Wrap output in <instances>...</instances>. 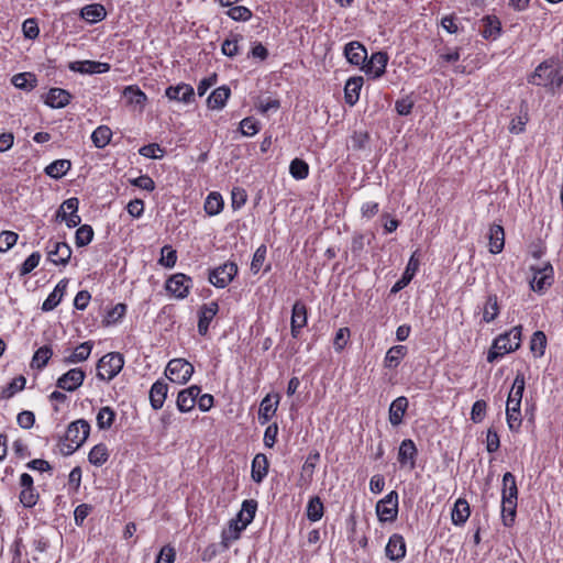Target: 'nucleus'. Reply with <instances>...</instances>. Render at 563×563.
Returning a JSON list of instances; mask_svg holds the SVG:
<instances>
[{"instance_id":"ea45409f","label":"nucleus","mask_w":563,"mask_h":563,"mask_svg":"<svg viewBox=\"0 0 563 563\" xmlns=\"http://www.w3.org/2000/svg\"><path fill=\"white\" fill-rule=\"evenodd\" d=\"M108 459L109 451L104 443L95 445L88 454L89 463L95 466H102L108 461Z\"/></svg>"},{"instance_id":"bb28decb","label":"nucleus","mask_w":563,"mask_h":563,"mask_svg":"<svg viewBox=\"0 0 563 563\" xmlns=\"http://www.w3.org/2000/svg\"><path fill=\"white\" fill-rule=\"evenodd\" d=\"M230 95L231 90L228 86L218 87L211 92V95L207 99L208 108L212 110L222 109L225 106Z\"/></svg>"},{"instance_id":"393cba45","label":"nucleus","mask_w":563,"mask_h":563,"mask_svg":"<svg viewBox=\"0 0 563 563\" xmlns=\"http://www.w3.org/2000/svg\"><path fill=\"white\" fill-rule=\"evenodd\" d=\"M168 393V385L163 380L155 382L150 390V402L153 409L158 410L163 407Z\"/></svg>"},{"instance_id":"8fccbe9b","label":"nucleus","mask_w":563,"mask_h":563,"mask_svg":"<svg viewBox=\"0 0 563 563\" xmlns=\"http://www.w3.org/2000/svg\"><path fill=\"white\" fill-rule=\"evenodd\" d=\"M547 347V336L542 331H536L532 334L531 341H530V350L531 352L540 357L544 354Z\"/></svg>"},{"instance_id":"c9c22d12","label":"nucleus","mask_w":563,"mask_h":563,"mask_svg":"<svg viewBox=\"0 0 563 563\" xmlns=\"http://www.w3.org/2000/svg\"><path fill=\"white\" fill-rule=\"evenodd\" d=\"M529 121L528 104L522 101L520 104V113L514 118L509 124V132L512 134H520L525 131V126Z\"/></svg>"},{"instance_id":"dca6fc26","label":"nucleus","mask_w":563,"mask_h":563,"mask_svg":"<svg viewBox=\"0 0 563 563\" xmlns=\"http://www.w3.org/2000/svg\"><path fill=\"white\" fill-rule=\"evenodd\" d=\"M219 311V305L216 301L205 303L199 309L198 332L206 335L209 330L210 322Z\"/></svg>"},{"instance_id":"4468645a","label":"nucleus","mask_w":563,"mask_h":563,"mask_svg":"<svg viewBox=\"0 0 563 563\" xmlns=\"http://www.w3.org/2000/svg\"><path fill=\"white\" fill-rule=\"evenodd\" d=\"M344 56L354 66L364 67L367 60V51L358 41H352L344 46Z\"/></svg>"},{"instance_id":"20e7f679","label":"nucleus","mask_w":563,"mask_h":563,"mask_svg":"<svg viewBox=\"0 0 563 563\" xmlns=\"http://www.w3.org/2000/svg\"><path fill=\"white\" fill-rule=\"evenodd\" d=\"M124 358L118 352L108 353L102 356L97 364V377L110 382L123 368Z\"/></svg>"},{"instance_id":"338daca9","label":"nucleus","mask_w":563,"mask_h":563,"mask_svg":"<svg viewBox=\"0 0 563 563\" xmlns=\"http://www.w3.org/2000/svg\"><path fill=\"white\" fill-rule=\"evenodd\" d=\"M41 260L38 252H33L21 265L20 275L24 276L30 274L35 267H37Z\"/></svg>"},{"instance_id":"69168bd1","label":"nucleus","mask_w":563,"mask_h":563,"mask_svg":"<svg viewBox=\"0 0 563 563\" xmlns=\"http://www.w3.org/2000/svg\"><path fill=\"white\" fill-rule=\"evenodd\" d=\"M19 235L12 231H2L0 233V252H7L18 241Z\"/></svg>"},{"instance_id":"c85d7f7f","label":"nucleus","mask_w":563,"mask_h":563,"mask_svg":"<svg viewBox=\"0 0 563 563\" xmlns=\"http://www.w3.org/2000/svg\"><path fill=\"white\" fill-rule=\"evenodd\" d=\"M244 529L238 519L230 520L228 528L221 533V544L223 548L228 549L233 541L238 540Z\"/></svg>"},{"instance_id":"e2e57ef3","label":"nucleus","mask_w":563,"mask_h":563,"mask_svg":"<svg viewBox=\"0 0 563 563\" xmlns=\"http://www.w3.org/2000/svg\"><path fill=\"white\" fill-rule=\"evenodd\" d=\"M38 499V494L35 492V488H22L20 493V501L26 508H31L36 505Z\"/></svg>"},{"instance_id":"f03ea898","label":"nucleus","mask_w":563,"mask_h":563,"mask_svg":"<svg viewBox=\"0 0 563 563\" xmlns=\"http://www.w3.org/2000/svg\"><path fill=\"white\" fill-rule=\"evenodd\" d=\"M521 343V327H514L509 332L498 335L487 354L489 363L495 362L506 353H510L519 349Z\"/></svg>"},{"instance_id":"052dcab7","label":"nucleus","mask_w":563,"mask_h":563,"mask_svg":"<svg viewBox=\"0 0 563 563\" xmlns=\"http://www.w3.org/2000/svg\"><path fill=\"white\" fill-rule=\"evenodd\" d=\"M487 404L485 400L479 399L476 400L473 404L472 410H471V420L474 423H479L484 420L486 415Z\"/></svg>"},{"instance_id":"6e6552de","label":"nucleus","mask_w":563,"mask_h":563,"mask_svg":"<svg viewBox=\"0 0 563 563\" xmlns=\"http://www.w3.org/2000/svg\"><path fill=\"white\" fill-rule=\"evenodd\" d=\"M47 260L55 265H67L71 257V247L66 242L49 240L46 246Z\"/></svg>"},{"instance_id":"f704fd0d","label":"nucleus","mask_w":563,"mask_h":563,"mask_svg":"<svg viewBox=\"0 0 563 563\" xmlns=\"http://www.w3.org/2000/svg\"><path fill=\"white\" fill-rule=\"evenodd\" d=\"M406 354H407L406 346H404V345L391 346L387 351L385 360H384L385 367L396 368L400 364L401 360L405 357Z\"/></svg>"},{"instance_id":"423d86ee","label":"nucleus","mask_w":563,"mask_h":563,"mask_svg":"<svg viewBox=\"0 0 563 563\" xmlns=\"http://www.w3.org/2000/svg\"><path fill=\"white\" fill-rule=\"evenodd\" d=\"M194 374V366L184 358L170 360L166 366L167 377L175 383L185 384Z\"/></svg>"},{"instance_id":"c756f323","label":"nucleus","mask_w":563,"mask_h":563,"mask_svg":"<svg viewBox=\"0 0 563 563\" xmlns=\"http://www.w3.org/2000/svg\"><path fill=\"white\" fill-rule=\"evenodd\" d=\"M505 245L504 228L498 224H493L489 229V251L493 254H498L503 251Z\"/></svg>"},{"instance_id":"7c9ffc66","label":"nucleus","mask_w":563,"mask_h":563,"mask_svg":"<svg viewBox=\"0 0 563 563\" xmlns=\"http://www.w3.org/2000/svg\"><path fill=\"white\" fill-rule=\"evenodd\" d=\"M471 514L470 505L464 498H459L452 509V522L456 526L465 523Z\"/></svg>"},{"instance_id":"9b49d317","label":"nucleus","mask_w":563,"mask_h":563,"mask_svg":"<svg viewBox=\"0 0 563 563\" xmlns=\"http://www.w3.org/2000/svg\"><path fill=\"white\" fill-rule=\"evenodd\" d=\"M191 278L185 274L178 273L173 275L166 282V289L179 299H184L189 294L191 287Z\"/></svg>"},{"instance_id":"b1692460","label":"nucleus","mask_w":563,"mask_h":563,"mask_svg":"<svg viewBox=\"0 0 563 563\" xmlns=\"http://www.w3.org/2000/svg\"><path fill=\"white\" fill-rule=\"evenodd\" d=\"M67 285L68 279L64 278L55 286L54 290L48 295L42 305L43 311H52L59 305L63 296L65 295Z\"/></svg>"},{"instance_id":"39448f33","label":"nucleus","mask_w":563,"mask_h":563,"mask_svg":"<svg viewBox=\"0 0 563 563\" xmlns=\"http://www.w3.org/2000/svg\"><path fill=\"white\" fill-rule=\"evenodd\" d=\"M559 69L554 68L553 62L544 60L537 66L534 71L528 77V82L536 86L548 87L555 82Z\"/></svg>"},{"instance_id":"680f3d73","label":"nucleus","mask_w":563,"mask_h":563,"mask_svg":"<svg viewBox=\"0 0 563 563\" xmlns=\"http://www.w3.org/2000/svg\"><path fill=\"white\" fill-rule=\"evenodd\" d=\"M228 15L234 21H249L252 18V11L244 5L232 7Z\"/></svg>"},{"instance_id":"412c9836","label":"nucleus","mask_w":563,"mask_h":563,"mask_svg":"<svg viewBox=\"0 0 563 563\" xmlns=\"http://www.w3.org/2000/svg\"><path fill=\"white\" fill-rule=\"evenodd\" d=\"M363 84L364 80L361 76H355L347 79L344 87V99L347 104L354 106L358 101Z\"/></svg>"},{"instance_id":"ddd939ff","label":"nucleus","mask_w":563,"mask_h":563,"mask_svg":"<svg viewBox=\"0 0 563 563\" xmlns=\"http://www.w3.org/2000/svg\"><path fill=\"white\" fill-rule=\"evenodd\" d=\"M532 269L534 271L530 283L532 290L542 292L553 284V268L549 263L541 268L532 267Z\"/></svg>"},{"instance_id":"2eb2a0df","label":"nucleus","mask_w":563,"mask_h":563,"mask_svg":"<svg viewBox=\"0 0 563 563\" xmlns=\"http://www.w3.org/2000/svg\"><path fill=\"white\" fill-rule=\"evenodd\" d=\"M307 324V307L301 301H296L291 310L290 331L292 338L297 339L300 330Z\"/></svg>"},{"instance_id":"f257e3e1","label":"nucleus","mask_w":563,"mask_h":563,"mask_svg":"<svg viewBox=\"0 0 563 563\" xmlns=\"http://www.w3.org/2000/svg\"><path fill=\"white\" fill-rule=\"evenodd\" d=\"M518 504V487L512 473L506 472L503 476L501 489V519L506 527L515 522Z\"/></svg>"},{"instance_id":"a19ab883","label":"nucleus","mask_w":563,"mask_h":563,"mask_svg":"<svg viewBox=\"0 0 563 563\" xmlns=\"http://www.w3.org/2000/svg\"><path fill=\"white\" fill-rule=\"evenodd\" d=\"M115 411L109 407L104 406L100 408L97 413V426L100 430H108L112 427L115 420Z\"/></svg>"},{"instance_id":"0e129e2a","label":"nucleus","mask_w":563,"mask_h":563,"mask_svg":"<svg viewBox=\"0 0 563 563\" xmlns=\"http://www.w3.org/2000/svg\"><path fill=\"white\" fill-rule=\"evenodd\" d=\"M240 130L243 135L252 136L260 130L258 122L252 117L245 118L240 123Z\"/></svg>"},{"instance_id":"6e6d98bb","label":"nucleus","mask_w":563,"mask_h":563,"mask_svg":"<svg viewBox=\"0 0 563 563\" xmlns=\"http://www.w3.org/2000/svg\"><path fill=\"white\" fill-rule=\"evenodd\" d=\"M25 383H26V379L22 375L13 378L9 383V385L5 388H3V390L1 391V398H3V399L11 398L16 391H20L24 388Z\"/></svg>"},{"instance_id":"f8f14e48","label":"nucleus","mask_w":563,"mask_h":563,"mask_svg":"<svg viewBox=\"0 0 563 563\" xmlns=\"http://www.w3.org/2000/svg\"><path fill=\"white\" fill-rule=\"evenodd\" d=\"M388 54L386 52L373 53L368 60H366L363 70L367 75H373V78L382 77L386 71L388 63Z\"/></svg>"},{"instance_id":"37998d69","label":"nucleus","mask_w":563,"mask_h":563,"mask_svg":"<svg viewBox=\"0 0 563 563\" xmlns=\"http://www.w3.org/2000/svg\"><path fill=\"white\" fill-rule=\"evenodd\" d=\"M11 82L14 87L23 90H31L36 86V78L31 73H21L12 77Z\"/></svg>"},{"instance_id":"09e8293b","label":"nucleus","mask_w":563,"mask_h":563,"mask_svg":"<svg viewBox=\"0 0 563 563\" xmlns=\"http://www.w3.org/2000/svg\"><path fill=\"white\" fill-rule=\"evenodd\" d=\"M320 459L319 452L310 453L306 460V462L302 465V473H301V479L305 481V483H310L312 478V474L316 468V464Z\"/></svg>"},{"instance_id":"72a5a7b5","label":"nucleus","mask_w":563,"mask_h":563,"mask_svg":"<svg viewBox=\"0 0 563 563\" xmlns=\"http://www.w3.org/2000/svg\"><path fill=\"white\" fill-rule=\"evenodd\" d=\"M92 350V343L90 341H86L80 343L74 352L64 358L65 364H76L86 361Z\"/></svg>"},{"instance_id":"f3484780","label":"nucleus","mask_w":563,"mask_h":563,"mask_svg":"<svg viewBox=\"0 0 563 563\" xmlns=\"http://www.w3.org/2000/svg\"><path fill=\"white\" fill-rule=\"evenodd\" d=\"M165 96L169 100L190 103L194 100V88L188 84H179L177 86H169L165 90Z\"/></svg>"},{"instance_id":"1a4fd4ad","label":"nucleus","mask_w":563,"mask_h":563,"mask_svg":"<svg viewBox=\"0 0 563 563\" xmlns=\"http://www.w3.org/2000/svg\"><path fill=\"white\" fill-rule=\"evenodd\" d=\"M376 514L380 521H394L398 514V494L393 490L376 505Z\"/></svg>"},{"instance_id":"7ed1b4c3","label":"nucleus","mask_w":563,"mask_h":563,"mask_svg":"<svg viewBox=\"0 0 563 563\" xmlns=\"http://www.w3.org/2000/svg\"><path fill=\"white\" fill-rule=\"evenodd\" d=\"M90 433V424L85 419H78L69 423L66 433L63 454L70 455L78 450L88 439Z\"/></svg>"},{"instance_id":"13d9d810","label":"nucleus","mask_w":563,"mask_h":563,"mask_svg":"<svg viewBox=\"0 0 563 563\" xmlns=\"http://www.w3.org/2000/svg\"><path fill=\"white\" fill-rule=\"evenodd\" d=\"M500 32V22L497 19L486 18L482 34L485 38L496 37Z\"/></svg>"},{"instance_id":"a878e982","label":"nucleus","mask_w":563,"mask_h":563,"mask_svg":"<svg viewBox=\"0 0 563 563\" xmlns=\"http://www.w3.org/2000/svg\"><path fill=\"white\" fill-rule=\"evenodd\" d=\"M70 93L62 88H52L45 98V103L55 109L66 107L70 101Z\"/></svg>"},{"instance_id":"49530a36","label":"nucleus","mask_w":563,"mask_h":563,"mask_svg":"<svg viewBox=\"0 0 563 563\" xmlns=\"http://www.w3.org/2000/svg\"><path fill=\"white\" fill-rule=\"evenodd\" d=\"M323 516V504L318 496L310 498L307 505V518L310 521H318Z\"/></svg>"},{"instance_id":"cd10ccee","label":"nucleus","mask_w":563,"mask_h":563,"mask_svg":"<svg viewBox=\"0 0 563 563\" xmlns=\"http://www.w3.org/2000/svg\"><path fill=\"white\" fill-rule=\"evenodd\" d=\"M408 408V399L405 396L396 398L389 407V421L393 426L402 422L404 415Z\"/></svg>"},{"instance_id":"774afa93","label":"nucleus","mask_w":563,"mask_h":563,"mask_svg":"<svg viewBox=\"0 0 563 563\" xmlns=\"http://www.w3.org/2000/svg\"><path fill=\"white\" fill-rule=\"evenodd\" d=\"M22 31L26 38L34 40L38 36L40 29L35 19H26L22 24Z\"/></svg>"},{"instance_id":"79ce46f5","label":"nucleus","mask_w":563,"mask_h":563,"mask_svg":"<svg viewBox=\"0 0 563 563\" xmlns=\"http://www.w3.org/2000/svg\"><path fill=\"white\" fill-rule=\"evenodd\" d=\"M112 132L107 125L98 126L91 134L92 143L98 148H103L110 143Z\"/></svg>"},{"instance_id":"3c124183","label":"nucleus","mask_w":563,"mask_h":563,"mask_svg":"<svg viewBox=\"0 0 563 563\" xmlns=\"http://www.w3.org/2000/svg\"><path fill=\"white\" fill-rule=\"evenodd\" d=\"M526 380L525 375L520 372L517 373L512 387L509 391L507 400H522L523 391H525Z\"/></svg>"},{"instance_id":"5701e85b","label":"nucleus","mask_w":563,"mask_h":563,"mask_svg":"<svg viewBox=\"0 0 563 563\" xmlns=\"http://www.w3.org/2000/svg\"><path fill=\"white\" fill-rule=\"evenodd\" d=\"M274 398L275 400H273L271 395H266L261 401L258 409V419L262 424L267 423L277 410L279 396L275 395Z\"/></svg>"},{"instance_id":"4c0bfd02","label":"nucleus","mask_w":563,"mask_h":563,"mask_svg":"<svg viewBox=\"0 0 563 563\" xmlns=\"http://www.w3.org/2000/svg\"><path fill=\"white\" fill-rule=\"evenodd\" d=\"M419 266V261L415 258V254L410 257L405 273L400 280H398L391 288V292H397L405 287L413 277Z\"/></svg>"},{"instance_id":"603ef678","label":"nucleus","mask_w":563,"mask_h":563,"mask_svg":"<svg viewBox=\"0 0 563 563\" xmlns=\"http://www.w3.org/2000/svg\"><path fill=\"white\" fill-rule=\"evenodd\" d=\"M499 313L498 300L496 295H490L487 298L484 307L483 319L485 322H492Z\"/></svg>"},{"instance_id":"a211bd4d","label":"nucleus","mask_w":563,"mask_h":563,"mask_svg":"<svg viewBox=\"0 0 563 563\" xmlns=\"http://www.w3.org/2000/svg\"><path fill=\"white\" fill-rule=\"evenodd\" d=\"M69 69L80 74H101L110 70L108 63L95 60H78L69 64Z\"/></svg>"},{"instance_id":"9d476101","label":"nucleus","mask_w":563,"mask_h":563,"mask_svg":"<svg viewBox=\"0 0 563 563\" xmlns=\"http://www.w3.org/2000/svg\"><path fill=\"white\" fill-rule=\"evenodd\" d=\"M85 377L86 373L81 368H71L57 379L56 386L66 391H75L82 385Z\"/></svg>"},{"instance_id":"6ab92c4d","label":"nucleus","mask_w":563,"mask_h":563,"mask_svg":"<svg viewBox=\"0 0 563 563\" xmlns=\"http://www.w3.org/2000/svg\"><path fill=\"white\" fill-rule=\"evenodd\" d=\"M418 454L415 442L410 439H406L400 443L398 451V462L405 466L409 465L410 470L416 466V457Z\"/></svg>"},{"instance_id":"4d7b16f0","label":"nucleus","mask_w":563,"mask_h":563,"mask_svg":"<svg viewBox=\"0 0 563 563\" xmlns=\"http://www.w3.org/2000/svg\"><path fill=\"white\" fill-rule=\"evenodd\" d=\"M242 38V35L235 34L232 38H227L221 46L222 53L233 58L239 54V40Z\"/></svg>"},{"instance_id":"aec40b11","label":"nucleus","mask_w":563,"mask_h":563,"mask_svg":"<svg viewBox=\"0 0 563 563\" xmlns=\"http://www.w3.org/2000/svg\"><path fill=\"white\" fill-rule=\"evenodd\" d=\"M386 556L391 561H400L406 555V543L402 536L394 533L385 549Z\"/></svg>"},{"instance_id":"5fc2aeb1","label":"nucleus","mask_w":563,"mask_h":563,"mask_svg":"<svg viewBox=\"0 0 563 563\" xmlns=\"http://www.w3.org/2000/svg\"><path fill=\"white\" fill-rule=\"evenodd\" d=\"M506 420L508 428L512 432H519L521 423H522V417L520 409L516 408H506Z\"/></svg>"},{"instance_id":"4be33fe9","label":"nucleus","mask_w":563,"mask_h":563,"mask_svg":"<svg viewBox=\"0 0 563 563\" xmlns=\"http://www.w3.org/2000/svg\"><path fill=\"white\" fill-rule=\"evenodd\" d=\"M268 460L263 453H257L252 461L251 476L252 479L260 484L267 476L268 473Z\"/></svg>"},{"instance_id":"864d4df0","label":"nucleus","mask_w":563,"mask_h":563,"mask_svg":"<svg viewBox=\"0 0 563 563\" xmlns=\"http://www.w3.org/2000/svg\"><path fill=\"white\" fill-rule=\"evenodd\" d=\"M289 173L296 179H305L309 174V166L305 161L295 158L290 163Z\"/></svg>"},{"instance_id":"c03bdc74","label":"nucleus","mask_w":563,"mask_h":563,"mask_svg":"<svg viewBox=\"0 0 563 563\" xmlns=\"http://www.w3.org/2000/svg\"><path fill=\"white\" fill-rule=\"evenodd\" d=\"M223 208V199L220 194L211 192L205 201V210L209 216H216L221 212Z\"/></svg>"},{"instance_id":"de8ad7c7","label":"nucleus","mask_w":563,"mask_h":563,"mask_svg":"<svg viewBox=\"0 0 563 563\" xmlns=\"http://www.w3.org/2000/svg\"><path fill=\"white\" fill-rule=\"evenodd\" d=\"M52 355L53 351L49 346L44 345L40 347L32 358V367H35L37 369L44 368L48 363L49 358L52 357Z\"/></svg>"},{"instance_id":"58836bf2","label":"nucleus","mask_w":563,"mask_h":563,"mask_svg":"<svg viewBox=\"0 0 563 563\" xmlns=\"http://www.w3.org/2000/svg\"><path fill=\"white\" fill-rule=\"evenodd\" d=\"M71 163L68 159H57L45 167V173L52 178L59 179L70 169Z\"/></svg>"},{"instance_id":"0eeeda50","label":"nucleus","mask_w":563,"mask_h":563,"mask_svg":"<svg viewBox=\"0 0 563 563\" xmlns=\"http://www.w3.org/2000/svg\"><path fill=\"white\" fill-rule=\"evenodd\" d=\"M238 274V265L227 262L209 272V282L217 288L227 287Z\"/></svg>"},{"instance_id":"e433bc0d","label":"nucleus","mask_w":563,"mask_h":563,"mask_svg":"<svg viewBox=\"0 0 563 563\" xmlns=\"http://www.w3.org/2000/svg\"><path fill=\"white\" fill-rule=\"evenodd\" d=\"M123 97L129 104L142 109L147 100L146 95L136 86H129L123 90Z\"/></svg>"},{"instance_id":"a18cd8bd","label":"nucleus","mask_w":563,"mask_h":563,"mask_svg":"<svg viewBox=\"0 0 563 563\" xmlns=\"http://www.w3.org/2000/svg\"><path fill=\"white\" fill-rule=\"evenodd\" d=\"M93 229L89 224L80 225L75 233V243L77 247L88 245L93 239Z\"/></svg>"},{"instance_id":"bf43d9fd","label":"nucleus","mask_w":563,"mask_h":563,"mask_svg":"<svg viewBox=\"0 0 563 563\" xmlns=\"http://www.w3.org/2000/svg\"><path fill=\"white\" fill-rule=\"evenodd\" d=\"M161 258H159V263L167 267V268H172L175 266L176 264V261H177V254H176V251L169 246V245H165L164 247H162V251H161Z\"/></svg>"},{"instance_id":"2f4dec72","label":"nucleus","mask_w":563,"mask_h":563,"mask_svg":"<svg viewBox=\"0 0 563 563\" xmlns=\"http://www.w3.org/2000/svg\"><path fill=\"white\" fill-rule=\"evenodd\" d=\"M80 15L89 23H97L106 18L107 12L102 4L93 3L84 7Z\"/></svg>"},{"instance_id":"473e14b6","label":"nucleus","mask_w":563,"mask_h":563,"mask_svg":"<svg viewBox=\"0 0 563 563\" xmlns=\"http://www.w3.org/2000/svg\"><path fill=\"white\" fill-rule=\"evenodd\" d=\"M257 509V503L254 499L244 500L241 510L235 519L241 521L242 528H246L254 519Z\"/></svg>"}]
</instances>
